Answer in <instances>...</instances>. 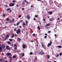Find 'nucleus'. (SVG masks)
I'll use <instances>...</instances> for the list:
<instances>
[{
  "instance_id": "obj_1",
  "label": "nucleus",
  "mask_w": 62,
  "mask_h": 62,
  "mask_svg": "<svg viewBox=\"0 0 62 62\" xmlns=\"http://www.w3.org/2000/svg\"><path fill=\"white\" fill-rule=\"evenodd\" d=\"M50 23L48 24H47L45 26L46 29H50V27L48 26H50Z\"/></svg>"
},
{
  "instance_id": "obj_2",
  "label": "nucleus",
  "mask_w": 62,
  "mask_h": 62,
  "mask_svg": "<svg viewBox=\"0 0 62 62\" xmlns=\"http://www.w3.org/2000/svg\"><path fill=\"white\" fill-rule=\"evenodd\" d=\"M21 32V30L20 29H18V30L16 31V33L17 34H19Z\"/></svg>"
},
{
  "instance_id": "obj_3",
  "label": "nucleus",
  "mask_w": 62,
  "mask_h": 62,
  "mask_svg": "<svg viewBox=\"0 0 62 62\" xmlns=\"http://www.w3.org/2000/svg\"><path fill=\"white\" fill-rule=\"evenodd\" d=\"M27 17L28 19H30V16L29 15H27Z\"/></svg>"
},
{
  "instance_id": "obj_4",
  "label": "nucleus",
  "mask_w": 62,
  "mask_h": 62,
  "mask_svg": "<svg viewBox=\"0 0 62 62\" xmlns=\"http://www.w3.org/2000/svg\"><path fill=\"white\" fill-rule=\"evenodd\" d=\"M14 5V4L13 3L12 4H9V6L10 7H12Z\"/></svg>"
},
{
  "instance_id": "obj_5",
  "label": "nucleus",
  "mask_w": 62,
  "mask_h": 62,
  "mask_svg": "<svg viewBox=\"0 0 62 62\" xmlns=\"http://www.w3.org/2000/svg\"><path fill=\"white\" fill-rule=\"evenodd\" d=\"M22 5L23 7H24V6L25 5V3H24V2H22Z\"/></svg>"
},
{
  "instance_id": "obj_6",
  "label": "nucleus",
  "mask_w": 62,
  "mask_h": 62,
  "mask_svg": "<svg viewBox=\"0 0 62 62\" xmlns=\"http://www.w3.org/2000/svg\"><path fill=\"white\" fill-rule=\"evenodd\" d=\"M6 48L7 50H10V48L9 47V46H6Z\"/></svg>"
},
{
  "instance_id": "obj_7",
  "label": "nucleus",
  "mask_w": 62,
  "mask_h": 62,
  "mask_svg": "<svg viewBox=\"0 0 62 62\" xmlns=\"http://www.w3.org/2000/svg\"><path fill=\"white\" fill-rule=\"evenodd\" d=\"M8 37H9V35H7L6 37V38H5L6 39H8Z\"/></svg>"
},
{
  "instance_id": "obj_8",
  "label": "nucleus",
  "mask_w": 62,
  "mask_h": 62,
  "mask_svg": "<svg viewBox=\"0 0 62 62\" xmlns=\"http://www.w3.org/2000/svg\"><path fill=\"white\" fill-rule=\"evenodd\" d=\"M14 46L15 47L14 48L16 50V49H17V46H17V45H16V44H15L14 45Z\"/></svg>"
},
{
  "instance_id": "obj_9",
  "label": "nucleus",
  "mask_w": 62,
  "mask_h": 62,
  "mask_svg": "<svg viewBox=\"0 0 62 62\" xmlns=\"http://www.w3.org/2000/svg\"><path fill=\"white\" fill-rule=\"evenodd\" d=\"M1 45H0V51L1 52L2 51V48L0 46H1Z\"/></svg>"
},
{
  "instance_id": "obj_10",
  "label": "nucleus",
  "mask_w": 62,
  "mask_h": 62,
  "mask_svg": "<svg viewBox=\"0 0 62 62\" xmlns=\"http://www.w3.org/2000/svg\"><path fill=\"white\" fill-rule=\"evenodd\" d=\"M11 54H10V53H8L6 55H7L9 56V55H11Z\"/></svg>"
},
{
  "instance_id": "obj_11",
  "label": "nucleus",
  "mask_w": 62,
  "mask_h": 62,
  "mask_svg": "<svg viewBox=\"0 0 62 62\" xmlns=\"http://www.w3.org/2000/svg\"><path fill=\"white\" fill-rule=\"evenodd\" d=\"M42 47L44 49H45V45H43V44H42Z\"/></svg>"
},
{
  "instance_id": "obj_12",
  "label": "nucleus",
  "mask_w": 62,
  "mask_h": 62,
  "mask_svg": "<svg viewBox=\"0 0 62 62\" xmlns=\"http://www.w3.org/2000/svg\"><path fill=\"white\" fill-rule=\"evenodd\" d=\"M2 48H5V45L4 44H2Z\"/></svg>"
},
{
  "instance_id": "obj_13",
  "label": "nucleus",
  "mask_w": 62,
  "mask_h": 62,
  "mask_svg": "<svg viewBox=\"0 0 62 62\" xmlns=\"http://www.w3.org/2000/svg\"><path fill=\"white\" fill-rule=\"evenodd\" d=\"M25 45H24L23 44V48L24 49H25Z\"/></svg>"
},
{
  "instance_id": "obj_14",
  "label": "nucleus",
  "mask_w": 62,
  "mask_h": 62,
  "mask_svg": "<svg viewBox=\"0 0 62 62\" xmlns=\"http://www.w3.org/2000/svg\"><path fill=\"white\" fill-rule=\"evenodd\" d=\"M59 55L58 54H55V56L56 57H58Z\"/></svg>"
},
{
  "instance_id": "obj_15",
  "label": "nucleus",
  "mask_w": 62,
  "mask_h": 62,
  "mask_svg": "<svg viewBox=\"0 0 62 62\" xmlns=\"http://www.w3.org/2000/svg\"><path fill=\"white\" fill-rule=\"evenodd\" d=\"M48 13H49L50 15H51V14H52L53 12H49Z\"/></svg>"
},
{
  "instance_id": "obj_16",
  "label": "nucleus",
  "mask_w": 62,
  "mask_h": 62,
  "mask_svg": "<svg viewBox=\"0 0 62 62\" xmlns=\"http://www.w3.org/2000/svg\"><path fill=\"white\" fill-rule=\"evenodd\" d=\"M25 23H26V24L27 25V24H28V21H25Z\"/></svg>"
},
{
  "instance_id": "obj_17",
  "label": "nucleus",
  "mask_w": 62,
  "mask_h": 62,
  "mask_svg": "<svg viewBox=\"0 0 62 62\" xmlns=\"http://www.w3.org/2000/svg\"><path fill=\"white\" fill-rule=\"evenodd\" d=\"M58 47L59 48H62V46H58Z\"/></svg>"
},
{
  "instance_id": "obj_18",
  "label": "nucleus",
  "mask_w": 62,
  "mask_h": 62,
  "mask_svg": "<svg viewBox=\"0 0 62 62\" xmlns=\"http://www.w3.org/2000/svg\"><path fill=\"white\" fill-rule=\"evenodd\" d=\"M51 44L50 43H48V47H49L50 46V45H51Z\"/></svg>"
},
{
  "instance_id": "obj_19",
  "label": "nucleus",
  "mask_w": 62,
  "mask_h": 62,
  "mask_svg": "<svg viewBox=\"0 0 62 62\" xmlns=\"http://www.w3.org/2000/svg\"><path fill=\"white\" fill-rule=\"evenodd\" d=\"M41 52H42V53L41 54V55H42L43 54H44V52H42V50L41 51Z\"/></svg>"
},
{
  "instance_id": "obj_20",
  "label": "nucleus",
  "mask_w": 62,
  "mask_h": 62,
  "mask_svg": "<svg viewBox=\"0 0 62 62\" xmlns=\"http://www.w3.org/2000/svg\"><path fill=\"white\" fill-rule=\"evenodd\" d=\"M14 37V34L13 33L12 34V36L11 37V38H13Z\"/></svg>"
},
{
  "instance_id": "obj_21",
  "label": "nucleus",
  "mask_w": 62,
  "mask_h": 62,
  "mask_svg": "<svg viewBox=\"0 0 62 62\" xmlns=\"http://www.w3.org/2000/svg\"><path fill=\"white\" fill-rule=\"evenodd\" d=\"M24 2H25L27 4H28V1H26V0H25V1H24Z\"/></svg>"
},
{
  "instance_id": "obj_22",
  "label": "nucleus",
  "mask_w": 62,
  "mask_h": 62,
  "mask_svg": "<svg viewBox=\"0 0 62 62\" xmlns=\"http://www.w3.org/2000/svg\"><path fill=\"white\" fill-rule=\"evenodd\" d=\"M38 28L39 30H40V27L39 26H38Z\"/></svg>"
},
{
  "instance_id": "obj_23",
  "label": "nucleus",
  "mask_w": 62,
  "mask_h": 62,
  "mask_svg": "<svg viewBox=\"0 0 62 62\" xmlns=\"http://www.w3.org/2000/svg\"><path fill=\"white\" fill-rule=\"evenodd\" d=\"M47 57L48 59L49 58H50V55H47Z\"/></svg>"
},
{
  "instance_id": "obj_24",
  "label": "nucleus",
  "mask_w": 62,
  "mask_h": 62,
  "mask_svg": "<svg viewBox=\"0 0 62 62\" xmlns=\"http://www.w3.org/2000/svg\"><path fill=\"white\" fill-rule=\"evenodd\" d=\"M24 56V54L23 53L22 55V56Z\"/></svg>"
},
{
  "instance_id": "obj_25",
  "label": "nucleus",
  "mask_w": 62,
  "mask_h": 62,
  "mask_svg": "<svg viewBox=\"0 0 62 62\" xmlns=\"http://www.w3.org/2000/svg\"><path fill=\"white\" fill-rule=\"evenodd\" d=\"M18 40H19H19H21V39H20V38H18Z\"/></svg>"
},
{
  "instance_id": "obj_26",
  "label": "nucleus",
  "mask_w": 62,
  "mask_h": 62,
  "mask_svg": "<svg viewBox=\"0 0 62 62\" xmlns=\"http://www.w3.org/2000/svg\"><path fill=\"white\" fill-rule=\"evenodd\" d=\"M10 10V8H8L7 9V10H8H8Z\"/></svg>"
},
{
  "instance_id": "obj_27",
  "label": "nucleus",
  "mask_w": 62,
  "mask_h": 62,
  "mask_svg": "<svg viewBox=\"0 0 62 62\" xmlns=\"http://www.w3.org/2000/svg\"><path fill=\"white\" fill-rule=\"evenodd\" d=\"M19 24H20V22H19V23H17L16 24V25H19Z\"/></svg>"
},
{
  "instance_id": "obj_28",
  "label": "nucleus",
  "mask_w": 62,
  "mask_h": 62,
  "mask_svg": "<svg viewBox=\"0 0 62 62\" xmlns=\"http://www.w3.org/2000/svg\"><path fill=\"white\" fill-rule=\"evenodd\" d=\"M22 16V15H20L18 17L19 18H21V17Z\"/></svg>"
},
{
  "instance_id": "obj_29",
  "label": "nucleus",
  "mask_w": 62,
  "mask_h": 62,
  "mask_svg": "<svg viewBox=\"0 0 62 62\" xmlns=\"http://www.w3.org/2000/svg\"><path fill=\"white\" fill-rule=\"evenodd\" d=\"M23 25H25V23H24V22H23Z\"/></svg>"
},
{
  "instance_id": "obj_30",
  "label": "nucleus",
  "mask_w": 62,
  "mask_h": 62,
  "mask_svg": "<svg viewBox=\"0 0 62 62\" xmlns=\"http://www.w3.org/2000/svg\"><path fill=\"white\" fill-rule=\"evenodd\" d=\"M16 58V56H15V55L13 56V58Z\"/></svg>"
},
{
  "instance_id": "obj_31",
  "label": "nucleus",
  "mask_w": 62,
  "mask_h": 62,
  "mask_svg": "<svg viewBox=\"0 0 62 62\" xmlns=\"http://www.w3.org/2000/svg\"><path fill=\"white\" fill-rule=\"evenodd\" d=\"M9 40L10 41H12V39H9Z\"/></svg>"
},
{
  "instance_id": "obj_32",
  "label": "nucleus",
  "mask_w": 62,
  "mask_h": 62,
  "mask_svg": "<svg viewBox=\"0 0 62 62\" xmlns=\"http://www.w3.org/2000/svg\"><path fill=\"white\" fill-rule=\"evenodd\" d=\"M38 17V16L37 15H36L35 16V18H37V17Z\"/></svg>"
},
{
  "instance_id": "obj_33",
  "label": "nucleus",
  "mask_w": 62,
  "mask_h": 62,
  "mask_svg": "<svg viewBox=\"0 0 62 62\" xmlns=\"http://www.w3.org/2000/svg\"><path fill=\"white\" fill-rule=\"evenodd\" d=\"M8 44H10V42L9 41H8Z\"/></svg>"
},
{
  "instance_id": "obj_34",
  "label": "nucleus",
  "mask_w": 62,
  "mask_h": 62,
  "mask_svg": "<svg viewBox=\"0 0 62 62\" xmlns=\"http://www.w3.org/2000/svg\"><path fill=\"white\" fill-rule=\"evenodd\" d=\"M43 20L44 21H46V19H45V18H44L43 19Z\"/></svg>"
},
{
  "instance_id": "obj_35",
  "label": "nucleus",
  "mask_w": 62,
  "mask_h": 62,
  "mask_svg": "<svg viewBox=\"0 0 62 62\" xmlns=\"http://www.w3.org/2000/svg\"><path fill=\"white\" fill-rule=\"evenodd\" d=\"M36 20V18H33V20H34V21H35Z\"/></svg>"
},
{
  "instance_id": "obj_36",
  "label": "nucleus",
  "mask_w": 62,
  "mask_h": 62,
  "mask_svg": "<svg viewBox=\"0 0 62 62\" xmlns=\"http://www.w3.org/2000/svg\"><path fill=\"white\" fill-rule=\"evenodd\" d=\"M32 54L33 53H32V52H31L30 53V54H31V55H32Z\"/></svg>"
},
{
  "instance_id": "obj_37",
  "label": "nucleus",
  "mask_w": 62,
  "mask_h": 62,
  "mask_svg": "<svg viewBox=\"0 0 62 62\" xmlns=\"http://www.w3.org/2000/svg\"><path fill=\"white\" fill-rule=\"evenodd\" d=\"M59 54H60V56H61V55H62V54L61 53H60Z\"/></svg>"
},
{
  "instance_id": "obj_38",
  "label": "nucleus",
  "mask_w": 62,
  "mask_h": 62,
  "mask_svg": "<svg viewBox=\"0 0 62 62\" xmlns=\"http://www.w3.org/2000/svg\"><path fill=\"white\" fill-rule=\"evenodd\" d=\"M7 21H8V20H9V18H8L7 19Z\"/></svg>"
},
{
  "instance_id": "obj_39",
  "label": "nucleus",
  "mask_w": 62,
  "mask_h": 62,
  "mask_svg": "<svg viewBox=\"0 0 62 62\" xmlns=\"http://www.w3.org/2000/svg\"><path fill=\"white\" fill-rule=\"evenodd\" d=\"M47 36H44V38H47Z\"/></svg>"
},
{
  "instance_id": "obj_40",
  "label": "nucleus",
  "mask_w": 62,
  "mask_h": 62,
  "mask_svg": "<svg viewBox=\"0 0 62 62\" xmlns=\"http://www.w3.org/2000/svg\"><path fill=\"white\" fill-rule=\"evenodd\" d=\"M52 42H50V44H52Z\"/></svg>"
},
{
  "instance_id": "obj_41",
  "label": "nucleus",
  "mask_w": 62,
  "mask_h": 62,
  "mask_svg": "<svg viewBox=\"0 0 62 62\" xmlns=\"http://www.w3.org/2000/svg\"><path fill=\"white\" fill-rule=\"evenodd\" d=\"M39 23L40 24H41V23H40V21H39Z\"/></svg>"
},
{
  "instance_id": "obj_42",
  "label": "nucleus",
  "mask_w": 62,
  "mask_h": 62,
  "mask_svg": "<svg viewBox=\"0 0 62 62\" xmlns=\"http://www.w3.org/2000/svg\"><path fill=\"white\" fill-rule=\"evenodd\" d=\"M16 1L15 0H14L13 1V2H15Z\"/></svg>"
},
{
  "instance_id": "obj_43",
  "label": "nucleus",
  "mask_w": 62,
  "mask_h": 62,
  "mask_svg": "<svg viewBox=\"0 0 62 62\" xmlns=\"http://www.w3.org/2000/svg\"><path fill=\"white\" fill-rule=\"evenodd\" d=\"M11 62V59H10V62Z\"/></svg>"
},
{
  "instance_id": "obj_44",
  "label": "nucleus",
  "mask_w": 62,
  "mask_h": 62,
  "mask_svg": "<svg viewBox=\"0 0 62 62\" xmlns=\"http://www.w3.org/2000/svg\"><path fill=\"white\" fill-rule=\"evenodd\" d=\"M15 36H18V35H17V34H15Z\"/></svg>"
},
{
  "instance_id": "obj_45",
  "label": "nucleus",
  "mask_w": 62,
  "mask_h": 62,
  "mask_svg": "<svg viewBox=\"0 0 62 62\" xmlns=\"http://www.w3.org/2000/svg\"><path fill=\"white\" fill-rule=\"evenodd\" d=\"M14 21V19H13L12 20V22H13V21Z\"/></svg>"
},
{
  "instance_id": "obj_46",
  "label": "nucleus",
  "mask_w": 62,
  "mask_h": 62,
  "mask_svg": "<svg viewBox=\"0 0 62 62\" xmlns=\"http://www.w3.org/2000/svg\"><path fill=\"white\" fill-rule=\"evenodd\" d=\"M9 58L10 59H11V57H9Z\"/></svg>"
},
{
  "instance_id": "obj_47",
  "label": "nucleus",
  "mask_w": 62,
  "mask_h": 62,
  "mask_svg": "<svg viewBox=\"0 0 62 62\" xmlns=\"http://www.w3.org/2000/svg\"><path fill=\"white\" fill-rule=\"evenodd\" d=\"M50 31H48V32L49 33H50Z\"/></svg>"
},
{
  "instance_id": "obj_48",
  "label": "nucleus",
  "mask_w": 62,
  "mask_h": 62,
  "mask_svg": "<svg viewBox=\"0 0 62 62\" xmlns=\"http://www.w3.org/2000/svg\"><path fill=\"white\" fill-rule=\"evenodd\" d=\"M16 7H18V5H16Z\"/></svg>"
},
{
  "instance_id": "obj_49",
  "label": "nucleus",
  "mask_w": 62,
  "mask_h": 62,
  "mask_svg": "<svg viewBox=\"0 0 62 62\" xmlns=\"http://www.w3.org/2000/svg\"><path fill=\"white\" fill-rule=\"evenodd\" d=\"M5 16V15H4V14L3 15V17H4V16Z\"/></svg>"
},
{
  "instance_id": "obj_50",
  "label": "nucleus",
  "mask_w": 62,
  "mask_h": 62,
  "mask_svg": "<svg viewBox=\"0 0 62 62\" xmlns=\"http://www.w3.org/2000/svg\"><path fill=\"white\" fill-rule=\"evenodd\" d=\"M35 60H37L38 59H37V58H35Z\"/></svg>"
},
{
  "instance_id": "obj_51",
  "label": "nucleus",
  "mask_w": 62,
  "mask_h": 62,
  "mask_svg": "<svg viewBox=\"0 0 62 62\" xmlns=\"http://www.w3.org/2000/svg\"><path fill=\"white\" fill-rule=\"evenodd\" d=\"M22 10H24V8H22Z\"/></svg>"
},
{
  "instance_id": "obj_52",
  "label": "nucleus",
  "mask_w": 62,
  "mask_h": 62,
  "mask_svg": "<svg viewBox=\"0 0 62 62\" xmlns=\"http://www.w3.org/2000/svg\"><path fill=\"white\" fill-rule=\"evenodd\" d=\"M33 36H35V34H33Z\"/></svg>"
},
{
  "instance_id": "obj_53",
  "label": "nucleus",
  "mask_w": 62,
  "mask_h": 62,
  "mask_svg": "<svg viewBox=\"0 0 62 62\" xmlns=\"http://www.w3.org/2000/svg\"><path fill=\"white\" fill-rule=\"evenodd\" d=\"M16 29H14V31H16Z\"/></svg>"
},
{
  "instance_id": "obj_54",
  "label": "nucleus",
  "mask_w": 62,
  "mask_h": 62,
  "mask_svg": "<svg viewBox=\"0 0 62 62\" xmlns=\"http://www.w3.org/2000/svg\"><path fill=\"white\" fill-rule=\"evenodd\" d=\"M45 35H46V36H47V34L46 33L45 34Z\"/></svg>"
},
{
  "instance_id": "obj_55",
  "label": "nucleus",
  "mask_w": 62,
  "mask_h": 62,
  "mask_svg": "<svg viewBox=\"0 0 62 62\" xmlns=\"http://www.w3.org/2000/svg\"><path fill=\"white\" fill-rule=\"evenodd\" d=\"M33 7V6L32 5H31V8H32Z\"/></svg>"
},
{
  "instance_id": "obj_56",
  "label": "nucleus",
  "mask_w": 62,
  "mask_h": 62,
  "mask_svg": "<svg viewBox=\"0 0 62 62\" xmlns=\"http://www.w3.org/2000/svg\"><path fill=\"white\" fill-rule=\"evenodd\" d=\"M60 19V18H58V20H59Z\"/></svg>"
},
{
  "instance_id": "obj_57",
  "label": "nucleus",
  "mask_w": 62,
  "mask_h": 62,
  "mask_svg": "<svg viewBox=\"0 0 62 62\" xmlns=\"http://www.w3.org/2000/svg\"><path fill=\"white\" fill-rule=\"evenodd\" d=\"M22 21H23V20H20V22H21V23H22Z\"/></svg>"
},
{
  "instance_id": "obj_58",
  "label": "nucleus",
  "mask_w": 62,
  "mask_h": 62,
  "mask_svg": "<svg viewBox=\"0 0 62 62\" xmlns=\"http://www.w3.org/2000/svg\"><path fill=\"white\" fill-rule=\"evenodd\" d=\"M54 36L55 37H56V34H55Z\"/></svg>"
},
{
  "instance_id": "obj_59",
  "label": "nucleus",
  "mask_w": 62,
  "mask_h": 62,
  "mask_svg": "<svg viewBox=\"0 0 62 62\" xmlns=\"http://www.w3.org/2000/svg\"><path fill=\"white\" fill-rule=\"evenodd\" d=\"M2 61V60H1V59H0V61Z\"/></svg>"
},
{
  "instance_id": "obj_60",
  "label": "nucleus",
  "mask_w": 62,
  "mask_h": 62,
  "mask_svg": "<svg viewBox=\"0 0 62 62\" xmlns=\"http://www.w3.org/2000/svg\"><path fill=\"white\" fill-rule=\"evenodd\" d=\"M12 11H11V10H10V12H11Z\"/></svg>"
},
{
  "instance_id": "obj_61",
  "label": "nucleus",
  "mask_w": 62,
  "mask_h": 62,
  "mask_svg": "<svg viewBox=\"0 0 62 62\" xmlns=\"http://www.w3.org/2000/svg\"><path fill=\"white\" fill-rule=\"evenodd\" d=\"M16 24H14V25L15 26H16Z\"/></svg>"
},
{
  "instance_id": "obj_62",
  "label": "nucleus",
  "mask_w": 62,
  "mask_h": 62,
  "mask_svg": "<svg viewBox=\"0 0 62 62\" xmlns=\"http://www.w3.org/2000/svg\"><path fill=\"white\" fill-rule=\"evenodd\" d=\"M21 27H22V26H20V28H21Z\"/></svg>"
},
{
  "instance_id": "obj_63",
  "label": "nucleus",
  "mask_w": 62,
  "mask_h": 62,
  "mask_svg": "<svg viewBox=\"0 0 62 62\" xmlns=\"http://www.w3.org/2000/svg\"><path fill=\"white\" fill-rule=\"evenodd\" d=\"M19 62H22V61H19Z\"/></svg>"
},
{
  "instance_id": "obj_64",
  "label": "nucleus",
  "mask_w": 62,
  "mask_h": 62,
  "mask_svg": "<svg viewBox=\"0 0 62 62\" xmlns=\"http://www.w3.org/2000/svg\"><path fill=\"white\" fill-rule=\"evenodd\" d=\"M47 62H51V61H47Z\"/></svg>"
}]
</instances>
